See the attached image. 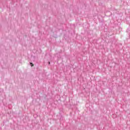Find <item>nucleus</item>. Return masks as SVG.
<instances>
[{
  "instance_id": "nucleus-1",
  "label": "nucleus",
  "mask_w": 130,
  "mask_h": 130,
  "mask_svg": "<svg viewBox=\"0 0 130 130\" xmlns=\"http://www.w3.org/2000/svg\"><path fill=\"white\" fill-rule=\"evenodd\" d=\"M31 67H34V64L32 63H30Z\"/></svg>"
},
{
  "instance_id": "nucleus-2",
  "label": "nucleus",
  "mask_w": 130,
  "mask_h": 130,
  "mask_svg": "<svg viewBox=\"0 0 130 130\" xmlns=\"http://www.w3.org/2000/svg\"><path fill=\"white\" fill-rule=\"evenodd\" d=\"M49 64H50V62H49Z\"/></svg>"
}]
</instances>
